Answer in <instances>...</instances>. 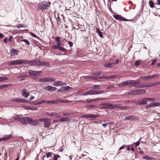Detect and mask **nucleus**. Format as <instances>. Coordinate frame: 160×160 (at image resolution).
Segmentation results:
<instances>
[{
  "label": "nucleus",
  "instance_id": "f257e3e1",
  "mask_svg": "<svg viewBox=\"0 0 160 160\" xmlns=\"http://www.w3.org/2000/svg\"><path fill=\"white\" fill-rule=\"evenodd\" d=\"M30 64L31 66H37L39 67L43 66L49 67L50 66L48 62L42 61L37 59L32 60H26V64Z\"/></svg>",
  "mask_w": 160,
  "mask_h": 160
},
{
  "label": "nucleus",
  "instance_id": "f03ea898",
  "mask_svg": "<svg viewBox=\"0 0 160 160\" xmlns=\"http://www.w3.org/2000/svg\"><path fill=\"white\" fill-rule=\"evenodd\" d=\"M104 91L103 90L101 91H95L92 90L88 92H83L82 93V95L83 96H87L88 95H97L101 93H103Z\"/></svg>",
  "mask_w": 160,
  "mask_h": 160
},
{
  "label": "nucleus",
  "instance_id": "7ed1b4c3",
  "mask_svg": "<svg viewBox=\"0 0 160 160\" xmlns=\"http://www.w3.org/2000/svg\"><path fill=\"white\" fill-rule=\"evenodd\" d=\"M50 2H49L43 1L38 4V7L40 9H47L50 7Z\"/></svg>",
  "mask_w": 160,
  "mask_h": 160
},
{
  "label": "nucleus",
  "instance_id": "20e7f679",
  "mask_svg": "<svg viewBox=\"0 0 160 160\" xmlns=\"http://www.w3.org/2000/svg\"><path fill=\"white\" fill-rule=\"evenodd\" d=\"M22 64H26V60L23 59H18L12 61L8 63V64L10 65Z\"/></svg>",
  "mask_w": 160,
  "mask_h": 160
},
{
  "label": "nucleus",
  "instance_id": "39448f33",
  "mask_svg": "<svg viewBox=\"0 0 160 160\" xmlns=\"http://www.w3.org/2000/svg\"><path fill=\"white\" fill-rule=\"evenodd\" d=\"M146 93L145 90L144 89H138L129 91L128 94L133 95L135 94H142Z\"/></svg>",
  "mask_w": 160,
  "mask_h": 160
},
{
  "label": "nucleus",
  "instance_id": "423d86ee",
  "mask_svg": "<svg viewBox=\"0 0 160 160\" xmlns=\"http://www.w3.org/2000/svg\"><path fill=\"white\" fill-rule=\"evenodd\" d=\"M102 108L103 109H113L119 108V105H114L109 103H105V106L102 107Z\"/></svg>",
  "mask_w": 160,
  "mask_h": 160
},
{
  "label": "nucleus",
  "instance_id": "0eeeda50",
  "mask_svg": "<svg viewBox=\"0 0 160 160\" xmlns=\"http://www.w3.org/2000/svg\"><path fill=\"white\" fill-rule=\"evenodd\" d=\"M28 72L30 77H33L42 73V72L41 71H33L32 70H28Z\"/></svg>",
  "mask_w": 160,
  "mask_h": 160
},
{
  "label": "nucleus",
  "instance_id": "6e6552de",
  "mask_svg": "<svg viewBox=\"0 0 160 160\" xmlns=\"http://www.w3.org/2000/svg\"><path fill=\"white\" fill-rule=\"evenodd\" d=\"M123 119L125 121H133L134 120H137L138 119V118L134 116L130 115L125 117Z\"/></svg>",
  "mask_w": 160,
  "mask_h": 160
},
{
  "label": "nucleus",
  "instance_id": "1a4fd4ad",
  "mask_svg": "<svg viewBox=\"0 0 160 160\" xmlns=\"http://www.w3.org/2000/svg\"><path fill=\"white\" fill-rule=\"evenodd\" d=\"M55 79L54 78H52L47 77L45 78H42L39 79V81L42 82H54Z\"/></svg>",
  "mask_w": 160,
  "mask_h": 160
},
{
  "label": "nucleus",
  "instance_id": "9d476101",
  "mask_svg": "<svg viewBox=\"0 0 160 160\" xmlns=\"http://www.w3.org/2000/svg\"><path fill=\"white\" fill-rule=\"evenodd\" d=\"M27 122L30 124L33 125H36L38 124V122L36 120H33L30 118L27 117Z\"/></svg>",
  "mask_w": 160,
  "mask_h": 160
},
{
  "label": "nucleus",
  "instance_id": "9b49d317",
  "mask_svg": "<svg viewBox=\"0 0 160 160\" xmlns=\"http://www.w3.org/2000/svg\"><path fill=\"white\" fill-rule=\"evenodd\" d=\"M114 18L117 20L121 21H130V20L127 19L126 18L122 17L120 15H113Z\"/></svg>",
  "mask_w": 160,
  "mask_h": 160
},
{
  "label": "nucleus",
  "instance_id": "f8f14e48",
  "mask_svg": "<svg viewBox=\"0 0 160 160\" xmlns=\"http://www.w3.org/2000/svg\"><path fill=\"white\" fill-rule=\"evenodd\" d=\"M127 85H132V86H134L136 84H139L140 82L139 80L135 81L133 80H127Z\"/></svg>",
  "mask_w": 160,
  "mask_h": 160
},
{
  "label": "nucleus",
  "instance_id": "ddd939ff",
  "mask_svg": "<svg viewBox=\"0 0 160 160\" xmlns=\"http://www.w3.org/2000/svg\"><path fill=\"white\" fill-rule=\"evenodd\" d=\"M70 89H72V88L69 86H66L62 87L60 89H58V91L62 92L68 91Z\"/></svg>",
  "mask_w": 160,
  "mask_h": 160
},
{
  "label": "nucleus",
  "instance_id": "4468645a",
  "mask_svg": "<svg viewBox=\"0 0 160 160\" xmlns=\"http://www.w3.org/2000/svg\"><path fill=\"white\" fill-rule=\"evenodd\" d=\"M147 103V101L146 98H143L142 99L138 101L137 102L135 103V104L137 105H140L146 104Z\"/></svg>",
  "mask_w": 160,
  "mask_h": 160
},
{
  "label": "nucleus",
  "instance_id": "2eb2a0df",
  "mask_svg": "<svg viewBox=\"0 0 160 160\" xmlns=\"http://www.w3.org/2000/svg\"><path fill=\"white\" fill-rule=\"evenodd\" d=\"M67 85V83L66 82H62L60 81H57L55 82L53 85L55 86H62L63 85Z\"/></svg>",
  "mask_w": 160,
  "mask_h": 160
},
{
  "label": "nucleus",
  "instance_id": "dca6fc26",
  "mask_svg": "<svg viewBox=\"0 0 160 160\" xmlns=\"http://www.w3.org/2000/svg\"><path fill=\"white\" fill-rule=\"evenodd\" d=\"M21 95L24 97L28 98L29 95V92L25 89H23L22 90Z\"/></svg>",
  "mask_w": 160,
  "mask_h": 160
},
{
  "label": "nucleus",
  "instance_id": "f3484780",
  "mask_svg": "<svg viewBox=\"0 0 160 160\" xmlns=\"http://www.w3.org/2000/svg\"><path fill=\"white\" fill-rule=\"evenodd\" d=\"M10 100L11 101L16 102H26V100H25L18 98H12Z\"/></svg>",
  "mask_w": 160,
  "mask_h": 160
},
{
  "label": "nucleus",
  "instance_id": "a211bd4d",
  "mask_svg": "<svg viewBox=\"0 0 160 160\" xmlns=\"http://www.w3.org/2000/svg\"><path fill=\"white\" fill-rule=\"evenodd\" d=\"M103 98H95L94 99H86V101L88 103H92L93 102L95 101H100V100H103Z\"/></svg>",
  "mask_w": 160,
  "mask_h": 160
},
{
  "label": "nucleus",
  "instance_id": "6ab92c4d",
  "mask_svg": "<svg viewBox=\"0 0 160 160\" xmlns=\"http://www.w3.org/2000/svg\"><path fill=\"white\" fill-rule=\"evenodd\" d=\"M98 115L94 114H89L88 115H83L81 116L82 118H95L98 117Z\"/></svg>",
  "mask_w": 160,
  "mask_h": 160
},
{
  "label": "nucleus",
  "instance_id": "aec40b11",
  "mask_svg": "<svg viewBox=\"0 0 160 160\" xmlns=\"http://www.w3.org/2000/svg\"><path fill=\"white\" fill-rule=\"evenodd\" d=\"M57 89V88L55 87L48 86L46 87L45 89L46 90L52 92V91H54L56 90Z\"/></svg>",
  "mask_w": 160,
  "mask_h": 160
},
{
  "label": "nucleus",
  "instance_id": "412c9836",
  "mask_svg": "<svg viewBox=\"0 0 160 160\" xmlns=\"http://www.w3.org/2000/svg\"><path fill=\"white\" fill-rule=\"evenodd\" d=\"M27 117L25 118V117H22L20 120L19 122L22 123L23 125H25L27 123Z\"/></svg>",
  "mask_w": 160,
  "mask_h": 160
},
{
  "label": "nucleus",
  "instance_id": "4be33fe9",
  "mask_svg": "<svg viewBox=\"0 0 160 160\" xmlns=\"http://www.w3.org/2000/svg\"><path fill=\"white\" fill-rule=\"evenodd\" d=\"M49 121L50 119H48V120H46L43 123L44 126L47 128H49L51 125V123Z\"/></svg>",
  "mask_w": 160,
  "mask_h": 160
},
{
  "label": "nucleus",
  "instance_id": "5701e85b",
  "mask_svg": "<svg viewBox=\"0 0 160 160\" xmlns=\"http://www.w3.org/2000/svg\"><path fill=\"white\" fill-rule=\"evenodd\" d=\"M18 52L19 51L18 50L12 49L10 52V54L12 56H13L15 55H18Z\"/></svg>",
  "mask_w": 160,
  "mask_h": 160
},
{
  "label": "nucleus",
  "instance_id": "b1692460",
  "mask_svg": "<svg viewBox=\"0 0 160 160\" xmlns=\"http://www.w3.org/2000/svg\"><path fill=\"white\" fill-rule=\"evenodd\" d=\"M60 38L59 37H57L55 38V40L56 41L57 45L60 47L62 45V43L60 41Z\"/></svg>",
  "mask_w": 160,
  "mask_h": 160
},
{
  "label": "nucleus",
  "instance_id": "393cba45",
  "mask_svg": "<svg viewBox=\"0 0 160 160\" xmlns=\"http://www.w3.org/2000/svg\"><path fill=\"white\" fill-rule=\"evenodd\" d=\"M60 121L62 122L64 121H70L71 120V118L69 117L61 118L60 119Z\"/></svg>",
  "mask_w": 160,
  "mask_h": 160
},
{
  "label": "nucleus",
  "instance_id": "a878e982",
  "mask_svg": "<svg viewBox=\"0 0 160 160\" xmlns=\"http://www.w3.org/2000/svg\"><path fill=\"white\" fill-rule=\"evenodd\" d=\"M4 137L5 141H6L11 139L12 137V135L11 134H9V135H5Z\"/></svg>",
  "mask_w": 160,
  "mask_h": 160
},
{
  "label": "nucleus",
  "instance_id": "bb28decb",
  "mask_svg": "<svg viewBox=\"0 0 160 160\" xmlns=\"http://www.w3.org/2000/svg\"><path fill=\"white\" fill-rule=\"evenodd\" d=\"M136 87L137 88H146L147 87V85L146 84L138 85L136 86Z\"/></svg>",
  "mask_w": 160,
  "mask_h": 160
},
{
  "label": "nucleus",
  "instance_id": "cd10ccee",
  "mask_svg": "<svg viewBox=\"0 0 160 160\" xmlns=\"http://www.w3.org/2000/svg\"><path fill=\"white\" fill-rule=\"evenodd\" d=\"M24 108L27 109H29L31 110H33L37 109V108L35 107H28L25 106Z\"/></svg>",
  "mask_w": 160,
  "mask_h": 160
},
{
  "label": "nucleus",
  "instance_id": "c85d7f7f",
  "mask_svg": "<svg viewBox=\"0 0 160 160\" xmlns=\"http://www.w3.org/2000/svg\"><path fill=\"white\" fill-rule=\"evenodd\" d=\"M112 63H111L107 62V63H105L104 65V66L107 68H112Z\"/></svg>",
  "mask_w": 160,
  "mask_h": 160
},
{
  "label": "nucleus",
  "instance_id": "c756f323",
  "mask_svg": "<svg viewBox=\"0 0 160 160\" xmlns=\"http://www.w3.org/2000/svg\"><path fill=\"white\" fill-rule=\"evenodd\" d=\"M96 32L98 33V35L100 38H103V34L99 29H96Z\"/></svg>",
  "mask_w": 160,
  "mask_h": 160
},
{
  "label": "nucleus",
  "instance_id": "7c9ffc66",
  "mask_svg": "<svg viewBox=\"0 0 160 160\" xmlns=\"http://www.w3.org/2000/svg\"><path fill=\"white\" fill-rule=\"evenodd\" d=\"M112 124H113V122H108L106 123L102 124V125L104 128H106L107 127L108 125H110Z\"/></svg>",
  "mask_w": 160,
  "mask_h": 160
},
{
  "label": "nucleus",
  "instance_id": "2f4dec72",
  "mask_svg": "<svg viewBox=\"0 0 160 160\" xmlns=\"http://www.w3.org/2000/svg\"><path fill=\"white\" fill-rule=\"evenodd\" d=\"M142 158L147 160H153V158L152 157H150L148 156H145L143 157Z\"/></svg>",
  "mask_w": 160,
  "mask_h": 160
},
{
  "label": "nucleus",
  "instance_id": "473e14b6",
  "mask_svg": "<svg viewBox=\"0 0 160 160\" xmlns=\"http://www.w3.org/2000/svg\"><path fill=\"white\" fill-rule=\"evenodd\" d=\"M127 82L126 81L122 82L121 83L118 84V87H122L125 85H127Z\"/></svg>",
  "mask_w": 160,
  "mask_h": 160
},
{
  "label": "nucleus",
  "instance_id": "72a5a7b5",
  "mask_svg": "<svg viewBox=\"0 0 160 160\" xmlns=\"http://www.w3.org/2000/svg\"><path fill=\"white\" fill-rule=\"evenodd\" d=\"M92 88L94 89H99L100 88V86L99 85H96L92 86Z\"/></svg>",
  "mask_w": 160,
  "mask_h": 160
},
{
  "label": "nucleus",
  "instance_id": "f704fd0d",
  "mask_svg": "<svg viewBox=\"0 0 160 160\" xmlns=\"http://www.w3.org/2000/svg\"><path fill=\"white\" fill-rule=\"evenodd\" d=\"M56 103H57V101H56V100H50V101L48 100V104H55Z\"/></svg>",
  "mask_w": 160,
  "mask_h": 160
},
{
  "label": "nucleus",
  "instance_id": "c9c22d12",
  "mask_svg": "<svg viewBox=\"0 0 160 160\" xmlns=\"http://www.w3.org/2000/svg\"><path fill=\"white\" fill-rule=\"evenodd\" d=\"M8 78L6 77H0V82H3L4 81H6L8 80Z\"/></svg>",
  "mask_w": 160,
  "mask_h": 160
},
{
  "label": "nucleus",
  "instance_id": "e433bc0d",
  "mask_svg": "<svg viewBox=\"0 0 160 160\" xmlns=\"http://www.w3.org/2000/svg\"><path fill=\"white\" fill-rule=\"evenodd\" d=\"M153 107V102H152L149 104L146 105L145 106V108L146 109H148Z\"/></svg>",
  "mask_w": 160,
  "mask_h": 160
},
{
  "label": "nucleus",
  "instance_id": "4c0bfd02",
  "mask_svg": "<svg viewBox=\"0 0 160 160\" xmlns=\"http://www.w3.org/2000/svg\"><path fill=\"white\" fill-rule=\"evenodd\" d=\"M22 117L20 115H17L14 117V119H16L18 122H19Z\"/></svg>",
  "mask_w": 160,
  "mask_h": 160
},
{
  "label": "nucleus",
  "instance_id": "58836bf2",
  "mask_svg": "<svg viewBox=\"0 0 160 160\" xmlns=\"http://www.w3.org/2000/svg\"><path fill=\"white\" fill-rule=\"evenodd\" d=\"M149 5L151 8H153L155 6L153 2L151 0H150L149 2Z\"/></svg>",
  "mask_w": 160,
  "mask_h": 160
},
{
  "label": "nucleus",
  "instance_id": "ea45409f",
  "mask_svg": "<svg viewBox=\"0 0 160 160\" xmlns=\"http://www.w3.org/2000/svg\"><path fill=\"white\" fill-rule=\"evenodd\" d=\"M159 76V74H153L151 76H150V77L151 79H152L153 78L158 77Z\"/></svg>",
  "mask_w": 160,
  "mask_h": 160
},
{
  "label": "nucleus",
  "instance_id": "a19ab883",
  "mask_svg": "<svg viewBox=\"0 0 160 160\" xmlns=\"http://www.w3.org/2000/svg\"><path fill=\"white\" fill-rule=\"evenodd\" d=\"M108 77L109 78V79L111 78L115 79L118 78V76L116 75L108 76Z\"/></svg>",
  "mask_w": 160,
  "mask_h": 160
},
{
  "label": "nucleus",
  "instance_id": "79ce46f5",
  "mask_svg": "<svg viewBox=\"0 0 160 160\" xmlns=\"http://www.w3.org/2000/svg\"><path fill=\"white\" fill-rule=\"evenodd\" d=\"M98 79H109V78L108 76H102L98 77Z\"/></svg>",
  "mask_w": 160,
  "mask_h": 160
},
{
  "label": "nucleus",
  "instance_id": "37998d69",
  "mask_svg": "<svg viewBox=\"0 0 160 160\" xmlns=\"http://www.w3.org/2000/svg\"><path fill=\"white\" fill-rule=\"evenodd\" d=\"M46 114L47 115H49L50 116H54L56 114V113L55 112H51V113H50L49 112H47L46 113Z\"/></svg>",
  "mask_w": 160,
  "mask_h": 160
},
{
  "label": "nucleus",
  "instance_id": "c03bdc74",
  "mask_svg": "<svg viewBox=\"0 0 160 160\" xmlns=\"http://www.w3.org/2000/svg\"><path fill=\"white\" fill-rule=\"evenodd\" d=\"M141 79H145L146 80H148V79L150 78V76H146L145 77H140Z\"/></svg>",
  "mask_w": 160,
  "mask_h": 160
},
{
  "label": "nucleus",
  "instance_id": "a18cd8bd",
  "mask_svg": "<svg viewBox=\"0 0 160 160\" xmlns=\"http://www.w3.org/2000/svg\"><path fill=\"white\" fill-rule=\"evenodd\" d=\"M141 61L140 60H138L137 61H136L135 62V65L136 66H138L139 65L140 63H141Z\"/></svg>",
  "mask_w": 160,
  "mask_h": 160
},
{
  "label": "nucleus",
  "instance_id": "49530a36",
  "mask_svg": "<svg viewBox=\"0 0 160 160\" xmlns=\"http://www.w3.org/2000/svg\"><path fill=\"white\" fill-rule=\"evenodd\" d=\"M60 156L58 154H55L54 155L53 158V160H57L58 158Z\"/></svg>",
  "mask_w": 160,
  "mask_h": 160
},
{
  "label": "nucleus",
  "instance_id": "de8ad7c7",
  "mask_svg": "<svg viewBox=\"0 0 160 160\" xmlns=\"http://www.w3.org/2000/svg\"><path fill=\"white\" fill-rule=\"evenodd\" d=\"M154 106H160V102H153Z\"/></svg>",
  "mask_w": 160,
  "mask_h": 160
},
{
  "label": "nucleus",
  "instance_id": "09e8293b",
  "mask_svg": "<svg viewBox=\"0 0 160 160\" xmlns=\"http://www.w3.org/2000/svg\"><path fill=\"white\" fill-rule=\"evenodd\" d=\"M87 107L88 108H96V106L95 105H87Z\"/></svg>",
  "mask_w": 160,
  "mask_h": 160
},
{
  "label": "nucleus",
  "instance_id": "8fccbe9b",
  "mask_svg": "<svg viewBox=\"0 0 160 160\" xmlns=\"http://www.w3.org/2000/svg\"><path fill=\"white\" fill-rule=\"evenodd\" d=\"M101 74V72H93L92 74V75H95V76H99Z\"/></svg>",
  "mask_w": 160,
  "mask_h": 160
},
{
  "label": "nucleus",
  "instance_id": "3c124183",
  "mask_svg": "<svg viewBox=\"0 0 160 160\" xmlns=\"http://www.w3.org/2000/svg\"><path fill=\"white\" fill-rule=\"evenodd\" d=\"M58 49L59 50L62 51H66L67 50L66 49L62 47H61L60 46L59 47Z\"/></svg>",
  "mask_w": 160,
  "mask_h": 160
},
{
  "label": "nucleus",
  "instance_id": "603ef678",
  "mask_svg": "<svg viewBox=\"0 0 160 160\" xmlns=\"http://www.w3.org/2000/svg\"><path fill=\"white\" fill-rule=\"evenodd\" d=\"M56 100L57 101V102H58L61 103H64V100L61 99H56Z\"/></svg>",
  "mask_w": 160,
  "mask_h": 160
},
{
  "label": "nucleus",
  "instance_id": "864d4df0",
  "mask_svg": "<svg viewBox=\"0 0 160 160\" xmlns=\"http://www.w3.org/2000/svg\"><path fill=\"white\" fill-rule=\"evenodd\" d=\"M48 118H42L39 119V121L41 122H44L46 120H47Z\"/></svg>",
  "mask_w": 160,
  "mask_h": 160
},
{
  "label": "nucleus",
  "instance_id": "5fc2aeb1",
  "mask_svg": "<svg viewBox=\"0 0 160 160\" xmlns=\"http://www.w3.org/2000/svg\"><path fill=\"white\" fill-rule=\"evenodd\" d=\"M21 42H25L26 44H27L28 45H29L30 44L29 42V41L27 40V39H24V40H21Z\"/></svg>",
  "mask_w": 160,
  "mask_h": 160
},
{
  "label": "nucleus",
  "instance_id": "6e6d98bb",
  "mask_svg": "<svg viewBox=\"0 0 160 160\" xmlns=\"http://www.w3.org/2000/svg\"><path fill=\"white\" fill-rule=\"evenodd\" d=\"M59 47L57 45H55L52 46L51 48L53 49H58Z\"/></svg>",
  "mask_w": 160,
  "mask_h": 160
},
{
  "label": "nucleus",
  "instance_id": "4d7b16f0",
  "mask_svg": "<svg viewBox=\"0 0 160 160\" xmlns=\"http://www.w3.org/2000/svg\"><path fill=\"white\" fill-rule=\"evenodd\" d=\"M29 77V76L26 75V74H24V75H21L19 76H18L19 78H22L23 77Z\"/></svg>",
  "mask_w": 160,
  "mask_h": 160
},
{
  "label": "nucleus",
  "instance_id": "13d9d810",
  "mask_svg": "<svg viewBox=\"0 0 160 160\" xmlns=\"http://www.w3.org/2000/svg\"><path fill=\"white\" fill-rule=\"evenodd\" d=\"M98 78V77L95 76H91V79L92 80H97Z\"/></svg>",
  "mask_w": 160,
  "mask_h": 160
},
{
  "label": "nucleus",
  "instance_id": "bf43d9fd",
  "mask_svg": "<svg viewBox=\"0 0 160 160\" xmlns=\"http://www.w3.org/2000/svg\"><path fill=\"white\" fill-rule=\"evenodd\" d=\"M29 33L31 36H32L33 37L37 38L38 37V36L37 35H35L34 33L32 32H29Z\"/></svg>",
  "mask_w": 160,
  "mask_h": 160
},
{
  "label": "nucleus",
  "instance_id": "052dcab7",
  "mask_svg": "<svg viewBox=\"0 0 160 160\" xmlns=\"http://www.w3.org/2000/svg\"><path fill=\"white\" fill-rule=\"evenodd\" d=\"M51 152H48L46 153V157L47 158H49L50 156L51 155Z\"/></svg>",
  "mask_w": 160,
  "mask_h": 160
},
{
  "label": "nucleus",
  "instance_id": "680f3d73",
  "mask_svg": "<svg viewBox=\"0 0 160 160\" xmlns=\"http://www.w3.org/2000/svg\"><path fill=\"white\" fill-rule=\"evenodd\" d=\"M157 60H152V62L151 64V65H154V64L156 62H157Z\"/></svg>",
  "mask_w": 160,
  "mask_h": 160
},
{
  "label": "nucleus",
  "instance_id": "e2e57ef3",
  "mask_svg": "<svg viewBox=\"0 0 160 160\" xmlns=\"http://www.w3.org/2000/svg\"><path fill=\"white\" fill-rule=\"evenodd\" d=\"M153 83V86H157L159 84H160V82H152Z\"/></svg>",
  "mask_w": 160,
  "mask_h": 160
},
{
  "label": "nucleus",
  "instance_id": "0e129e2a",
  "mask_svg": "<svg viewBox=\"0 0 160 160\" xmlns=\"http://www.w3.org/2000/svg\"><path fill=\"white\" fill-rule=\"evenodd\" d=\"M147 87L153 86L152 82L147 84Z\"/></svg>",
  "mask_w": 160,
  "mask_h": 160
},
{
  "label": "nucleus",
  "instance_id": "69168bd1",
  "mask_svg": "<svg viewBox=\"0 0 160 160\" xmlns=\"http://www.w3.org/2000/svg\"><path fill=\"white\" fill-rule=\"evenodd\" d=\"M68 43L69 44L70 46V47H72L73 46V43L71 41H69L68 42Z\"/></svg>",
  "mask_w": 160,
  "mask_h": 160
},
{
  "label": "nucleus",
  "instance_id": "338daca9",
  "mask_svg": "<svg viewBox=\"0 0 160 160\" xmlns=\"http://www.w3.org/2000/svg\"><path fill=\"white\" fill-rule=\"evenodd\" d=\"M146 101H147L148 100H149L150 101H153L154 100V99L152 98H145Z\"/></svg>",
  "mask_w": 160,
  "mask_h": 160
},
{
  "label": "nucleus",
  "instance_id": "774afa93",
  "mask_svg": "<svg viewBox=\"0 0 160 160\" xmlns=\"http://www.w3.org/2000/svg\"><path fill=\"white\" fill-rule=\"evenodd\" d=\"M41 101L42 102V104L44 103L48 104V100H42Z\"/></svg>",
  "mask_w": 160,
  "mask_h": 160
}]
</instances>
